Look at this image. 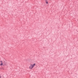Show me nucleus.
I'll list each match as a JSON object with an SVG mask.
<instances>
[{
	"label": "nucleus",
	"instance_id": "2",
	"mask_svg": "<svg viewBox=\"0 0 78 78\" xmlns=\"http://www.w3.org/2000/svg\"><path fill=\"white\" fill-rule=\"evenodd\" d=\"M1 63L0 64V66H2L3 64V62H2V61H1Z\"/></svg>",
	"mask_w": 78,
	"mask_h": 78
},
{
	"label": "nucleus",
	"instance_id": "3",
	"mask_svg": "<svg viewBox=\"0 0 78 78\" xmlns=\"http://www.w3.org/2000/svg\"><path fill=\"white\" fill-rule=\"evenodd\" d=\"M46 3V4H48V1L47 0H46L45 1Z\"/></svg>",
	"mask_w": 78,
	"mask_h": 78
},
{
	"label": "nucleus",
	"instance_id": "1",
	"mask_svg": "<svg viewBox=\"0 0 78 78\" xmlns=\"http://www.w3.org/2000/svg\"><path fill=\"white\" fill-rule=\"evenodd\" d=\"M36 66V63H34V64H31L30 66H29V69H33V68Z\"/></svg>",
	"mask_w": 78,
	"mask_h": 78
},
{
	"label": "nucleus",
	"instance_id": "4",
	"mask_svg": "<svg viewBox=\"0 0 78 78\" xmlns=\"http://www.w3.org/2000/svg\"><path fill=\"white\" fill-rule=\"evenodd\" d=\"M0 78H1V76H0Z\"/></svg>",
	"mask_w": 78,
	"mask_h": 78
}]
</instances>
